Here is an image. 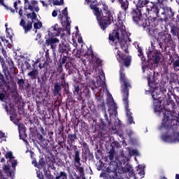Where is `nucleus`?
<instances>
[{
    "label": "nucleus",
    "instance_id": "f3484780",
    "mask_svg": "<svg viewBox=\"0 0 179 179\" xmlns=\"http://www.w3.org/2000/svg\"><path fill=\"white\" fill-rule=\"evenodd\" d=\"M115 161L116 163H119L120 164H125L127 162H128V157L124 155V151L120 150V156L115 157Z\"/></svg>",
    "mask_w": 179,
    "mask_h": 179
},
{
    "label": "nucleus",
    "instance_id": "39448f33",
    "mask_svg": "<svg viewBox=\"0 0 179 179\" xmlns=\"http://www.w3.org/2000/svg\"><path fill=\"white\" fill-rule=\"evenodd\" d=\"M120 82L122 83V94L123 97V101L126 110V115L129 124H135L134 118L132 117V113L128 109V96H129V92L128 91L131 87L129 80L125 78V73H124V66H120Z\"/></svg>",
    "mask_w": 179,
    "mask_h": 179
},
{
    "label": "nucleus",
    "instance_id": "79ce46f5",
    "mask_svg": "<svg viewBox=\"0 0 179 179\" xmlns=\"http://www.w3.org/2000/svg\"><path fill=\"white\" fill-rule=\"evenodd\" d=\"M64 3V0H55L53 1V5H62Z\"/></svg>",
    "mask_w": 179,
    "mask_h": 179
},
{
    "label": "nucleus",
    "instance_id": "c03bdc74",
    "mask_svg": "<svg viewBox=\"0 0 179 179\" xmlns=\"http://www.w3.org/2000/svg\"><path fill=\"white\" fill-rule=\"evenodd\" d=\"M11 162V164L14 169H15L16 165L17 164V161L16 159H14L13 158L10 160Z\"/></svg>",
    "mask_w": 179,
    "mask_h": 179
},
{
    "label": "nucleus",
    "instance_id": "393cba45",
    "mask_svg": "<svg viewBox=\"0 0 179 179\" xmlns=\"http://www.w3.org/2000/svg\"><path fill=\"white\" fill-rule=\"evenodd\" d=\"M115 157H117V156H115V150L114 148H112L109 151V159L111 162H113L115 160Z\"/></svg>",
    "mask_w": 179,
    "mask_h": 179
},
{
    "label": "nucleus",
    "instance_id": "bb28decb",
    "mask_svg": "<svg viewBox=\"0 0 179 179\" xmlns=\"http://www.w3.org/2000/svg\"><path fill=\"white\" fill-rule=\"evenodd\" d=\"M100 177L103 179H115L114 176L110 173H101Z\"/></svg>",
    "mask_w": 179,
    "mask_h": 179
},
{
    "label": "nucleus",
    "instance_id": "5fc2aeb1",
    "mask_svg": "<svg viewBox=\"0 0 179 179\" xmlns=\"http://www.w3.org/2000/svg\"><path fill=\"white\" fill-rule=\"evenodd\" d=\"M36 174H37V177H38L39 178H41L43 177V175L40 174L38 171L36 172Z\"/></svg>",
    "mask_w": 179,
    "mask_h": 179
},
{
    "label": "nucleus",
    "instance_id": "09e8293b",
    "mask_svg": "<svg viewBox=\"0 0 179 179\" xmlns=\"http://www.w3.org/2000/svg\"><path fill=\"white\" fill-rule=\"evenodd\" d=\"M137 47H138V57H142V55H143L142 53V48H139V45H137Z\"/></svg>",
    "mask_w": 179,
    "mask_h": 179
},
{
    "label": "nucleus",
    "instance_id": "6e6d98bb",
    "mask_svg": "<svg viewBox=\"0 0 179 179\" xmlns=\"http://www.w3.org/2000/svg\"><path fill=\"white\" fill-rule=\"evenodd\" d=\"M0 136H1V138H4L5 137V134L4 133H0Z\"/></svg>",
    "mask_w": 179,
    "mask_h": 179
},
{
    "label": "nucleus",
    "instance_id": "8fccbe9b",
    "mask_svg": "<svg viewBox=\"0 0 179 179\" xmlns=\"http://www.w3.org/2000/svg\"><path fill=\"white\" fill-rule=\"evenodd\" d=\"M2 83H3V78L2 74H0V88L2 89Z\"/></svg>",
    "mask_w": 179,
    "mask_h": 179
},
{
    "label": "nucleus",
    "instance_id": "603ef678",
    "mask_svg": "<svg viewBox=\"0 0 179 179\" xmlns=\"http://www.w3.org/2000/svg\"><path fill=\"white\" fill-rule=\"evenodd\" d=\"M78 42L80 43H83V40L82 39V37L78 36Z\"/></svg>",
    "mask_w": 179,
    "mask_h": 179
},
{
    "label": "nucleus",
    "instance_id": "e433bc0d",
    "mask_svg": "<svg viewBox=\"0 0 179 179\" xmlns=\"http://www.w3.org/2000/svg\"><path fill=\"white\" fill-rule=\"evenodd\" d=\"M77 171H78L80 176H83V167L76 165Z\"/></svg>",
    "mask_w": 179,
    "mask_h": 179
},
{
    "label": "nucleus",
    "instance_id": "aec40b11",
    "mask_svg": "<svg viewBox=\"0 0 179 179\" xmlns=\"http://www.w3.org/2000/svg\"><path fill=\"white\" fill-rule=\"evenodd\" d=\"M113 3L115 0H111ZM120 3H121V8L124 10V12H127L128 9V6H129V3H128L127 0H118Z\"/></svg>",
    "mask_w": 179,
    "mask_h": 179
},
{
    "label": "nucleus",
    "instance_id": "412c9836",
    "mask_svg": "<svg viewBox=\"0 0 179 179\" xmlns=\"http://www.w3.org/2000/svg\"><path fill=\"white\" fill-rule=\"evenodd\" d=\"M59 52H66L68 51V45L64 43V42H61L59 44V49H58Z\"/></svg>",
    "mask_w": 179,
    "mask_h": 179
},
{
    "label": "nucleus",
    "instance_id": "4d7b16f0",
    "mask_svg": "<svg viewBox=\"0 0 179 179\" xmlns=\"http://www.w3.org/2000/svg\"><path fill=\"white\" fill-rule=\"evenodd\" d=\"M176 179H179V175L178 174L176 175Z\"/></svg>",
    "mask_w": 179,
    "mask_h": 179
},
{
    "label": "nucleus",
    "instance_id": "6ab92c4d",
    "mask_svg": "<svg viewBox=\"0 0 179 179\" xmlns=\"http://www.w3.org/2000/svg\"><path fill=\"white\" fill-rule=\"evenodd\" d=\"M14 8H15L16 12H17V10H18V13H19L20 17H22V16H23V11L22 10V7L20 5V1H17L14 3Z\"/></svg>",
    "mask_w": 179,
    "mask_h": 179
},
{
    "label": "nucleus",
    "instance_id": "13d9d810",
    "mask_svg": "<svg viewBox=\"0 0 179 179\" xmlns=\"http://www.w3.org/2000/svg\"><path fill=\"white\" fill-rule=\"evenodd\" d=\"M2 52H3V55H4V57H5V54H6V52H5L4 50H3Z\"/></svg>",
    "mask_w": 179,
    "mask_h": 179
},
{
    "label": "nucleus",
    "instance_id": "6e6552de",
    "mask_svg": "<svg viewBox=\"0 0 179 179\" xmlns=\"http://www.w3.org/2000/svg\"><path fill=\"white\" fill-rule=\"evenodd\" d=\"M129 178L131 179H142L145 176V165H138L136 173H134L132 168L127 172Z\"/></svg>",
    "mask_w": 179,
    "mask_h": 179
},
{
    "label": "nucleus",
    "instance_id": "a211bd4d",
    "mask_svg": "<svg viewBox=\"0 0 179 179\" xmlns=\"http://www.w3.org/2000/svg\"><path fill=\"white\" fill-rule=\"evenodd\" d=\"M20 24L23 27L25 33H27V31H30L32 27L31 22H28V23L26 24V22H24V20H23V18L21 19Z\"/></svg>",
    "mask_w": 179,
    "mask_h": 179
},
{
    "label": "nucleus",
    "instance_id": "a19ab883",
    "mask_svg": "<svg viewBox=\"0 0 179 179\" xmlns=\"http://www.w3.org/2000/svg\"><path fill=\"white\" fill-rule=\"evenodd\" d=\"M2 41L3 43H5V45H7V47H8V48H10V47H12V44L9 43V41L5 38H1Z\"/></svg>",
    "mask_w": 179,
    "mask_h": 179
},
{
    "label": "nucleus",
    "instance_id": "72a5a7b5",
    "mask_svg": "<svg viewBox=\"0 0 179 179\" xmlns=\"http://www.w3.org/2000/svg\"><path fill=\"white\" fill-rule=\"evenodd\" d=\"M5 27H6V31L7 34V37H8V38H12V34H10V31H12V30L8 29V24H5Z\"/></svg>",
    "mask_w": 179,
    "mask_h": 179
},
{
    "label": "nucleus",
    "instance_id": "4468645a",
    "mask_svg": "<svg viewBox=\"0 0 179 179\" xmlns=\"http://www.w3.org/2000/svg\"><path fill=\"white\" fill-rule=\"evenodd\" d=\"M45 44L50 46L51 50H52L53 52L57 49V45L59 44V39L57 38H49L45 41Z\"/></svg>",
    "mask_w": 179,
    "mask_h": 179
},
{
    "label": "nucleus",
    "instance_id": "3c124183",
    "mask_svg": "<svg viewBox=\"0 0 179 179\" xmlns=\"http://www.w3.org/2000/svg\"><path fill=\"white\" fill-rule=\"evenodd\" d=\"M5 99V94L3 93H0V100L1 101H3V99Z\"/></svg>",
    "mask_w": 179,
    "mask_h": 179
},
{
    "label": "nucleus",
    "instance_id": "b1692460",
    "mask_svg": "<svg viewBox=\"0 0 179 179\" xmlns=\"http://www.w3.org/2000/svg\"><path fill=\"white\" fill-rule=\"evenodd\" d=\"M3 169H4L5 173L6 174H8L10 176V177H11L13 178V176H15V172H13V171L10 170V168H9V166L6 165Z\"/></svg>",
    "mask_w": 179,
    "mask_h": 179
},
{
    "label": "nucleus",
    "instance_id": "052dcab7",
    "mask_svg": "<svg viewBox=\"0 0 179 179\" xmlns=\"http://www.w3.org/2000/svg\"><path fill=\"white\" fill-rule=\"evenodd\" d=\"M24 1H25V3H28L29 0H24Z\"/></svg>",
    "mask_w": 179,
    "mask_h": 179
},
{
    "label": "nucleus",
    "instance_id": "58836bf2",
    "mask_svg": "<svg viewBox=\"0 0 179 179\" xmlns=\"http://www.w3.org/2000/svg\"><path fill=\"white\" fill-rule=\"evenodd\" d=\"M43 23H41V22H36L34 24V29H41Z\"/></svg>",
    "mask_w": 179,
    "mask_h": 179
},
{
    "label": "nucleus",
    "instance_id": "49530a36",
    "mask_svg": "<svg viewBox=\"0 0 179 179\" xmlns=\"http://www.w3.org/2000/svg\"><path fill=\"white\" fill-rule=\"evenodd\" d=\"M104 117H105V119L106 120V121H108V124L109 125V127H111V122L108 120V115H107V113L105 112V114H104Z\"/></svg>",
    "mask_w": 179,
    "mask_h": 179
},
{
    "label": "nucleus",
    "instance_id": "f704fd0d",
    "mask_svg": "<svg viewBox=\"0 0 179 179\" xmlns=\"http://www.w3.org/2000/svg\"><path fill=\"white\" fill-rule=\"evenodd\" d=\"M0 5H2L6 8V9H9L12 13H15V10H13L12 8H8V6L3 3V0H0Z\"/></svg>",
    "mask_w": 179,
    "mask_h": 179
},
{
    "label": "nucleus",
    "instance_id": "f257e3e1",
    "mask_svg": "<svg viewBox=\"0 0 179 179\" xmlns=\"http://www.w3.org/2000/svg\"><path fill=\"white\" fill-rule=\"evenodd\" d=\"M144 78H146L150 87L149 91H146V94L150 93L154 102V111L158 117H162V122L159 129H167L171 125V111L162 108V93L159 85L156 80H153V72L152 69L146 66H142Z\"/></svg>",
    "mask_w": 179,
    "mask_h": 179
},
{
    "label": "nucleus",
    "instance_id": "9b49d317",
    "mask_svg": "<svg viewBox=\"0 0 179 179\" xmlns=\"http://www.w3.org/2000/svg\"><path fill=\"white\" fill-rule=\"evenodd\" d=\"M162 139L164 142H167L168 143L179 142V133H173L172 134L167 133L162 136Z\"/></svg>",
    "mask_w": 179,
    "mask_h": 179
},
{
    "label": "nucleus",
    "instance_id": "5701e85b",
    "mask_svg": "<svg viewBox=\"0 0 179 179\" xmlns=\"http://www.w3.org/2000/svg\"><path fill=\"white\" fill-rule=\"evenodd\" d=\"M28 9H30V10H32V12H38V10H40V8L37 5V1H34L33 4L29 5L28 6Z\"/></svg>",
    "mask_w": 179,
    "mask_h": 179
},
{
    "label": "nucleus",
    "instance_id": "c9c22d12",
    "mask_svg": "<svg viewBox=\"0 0 179 179\" xmlns=\"http://www.w3.org/2000/svg\"><path fill=\"white\" fill-rule=\"evenodd\" d=\"M40 2L42 3L43 6H48V5L51 3V0H45V1L41 0Z\"/></svg>",
    "mask_w": 179,
    "mask_h": 179
},
{
    "label": "nucleus",
    "instance_id": "dca6fc26",
    "mask_svg": "<svg viewBox=\"0 0 179 179\" xmlns=\"http://www.w3.org/2000/svg\"><path fill=\"white\" fill-rule=\"evenodd\" d=\"M61 31H62V29L59 27L58 24H55V25L52 26L49 29V34L52 36H59L61 34Z\"/></svg>",
    "mask_w": 179,
    "mask_h": 179
},
{
    "label": "nucleus",
    "instance_id": "680f3d73",
    "mask_svg": "<svg viewBox=\"0 0 179 179\" xmlns=\"http://www.w3.org/2000/svg\"><path fill=\"white\" fill-rule=\"evenodd\" d=\"M159 45L160 48H162V43H159Z\"/></svg>",
    "mask_w": 179,
    "mask_h": 179
},
{
    "label": "nucleus",
    "instance_id": "473e14b6",
    "mask_svg": "<svg viewBox=\"0 0 179 179\" xmlns=\"http://www.w3.org/2000/svg\"><path fill=\"white\" fill-rule=\"evenodd\" d=\"M173 69L176 72H178V71H179V59H177L173 62Z\"/></svg>",
    "mask_w": 179,
    "mask_h": 179
},
{
    "label": "nucleus",
    "instance_id": "f8f14e48",
    "mask_svg": "<svg viewBox=\"0 0 179 179\" xmlns=\"http://www.w3.org/2000/svg\"><path fill=\"white\" fill-rule=\"evenodd\" d=\"M96 83L97 85H94L95 88L100 87H106V76H104V73L102 71H99L98 72V76H96Z\"/></svg>",
    "mask_w": 179,
    "mask_h": 179
},
{
    "label": "nucleus",
    "instance_id": "a18cd8bd",
    "mask_svg": "<svg viewBox=\"0 0 179 179\" xmlns=\"http://www.w3.org/2000/svg\"><path fill=\"white\" fill-rule=\"evenodd\" d=\"M171 33L173 34V36H177V33H178V30L177 29V28H173L171 30Z\"/></svg>",
    "mask_w": 179,
    "mask_h": 179
},
{
    "label": "nucleus",
    "instance_id": "4c0bfd02",
    "mask_svg": "<svg viewBox=\"0 0 179 179\" xmlns=\"http://www.w3.org/2000/svg\"><path fill=\"white\" fill-rule=\"evenodd\" d=\"M6 159H10V160H12L13 159V154L12 152H8L6 154Z\"/></svg>",
    "mask_w": 179,
    "mask_h": 179
},
{
    "label": "nucleus",
    "instance_id": "0eeeda50",
    "mask_svg": "<svg viewBox=\"0 0 179 179\" xmlns=\"http://www.w3.org/2000/svg\"><path fill=\"white\" fill-rule=\"evenodd\" d=\"M147 55L150 59H152L156 65H157L159 62L162 61V54L157 52V50H155L153 42H151V47L148 48Z\"/></svg>",
    "mask_w": 179,
    "mask_h": 179
},
{
    "label": "nucleus",
    "instance_id": "c756f323",
    "mask_svg": "<svg viewBox=\"0 0 179 179\" xmlns=\"http://www.w3.org/2000/svg\"><path fill=\"white\" fill-rule=\"evenodd\" d=\"M80 153L79 151H76L75 152V156H74V161L77 164H80V157H79Z\"/></svg>",
    "mask_w": 179,
    "mask_h": 179
},
{
    "label": "nucleus",
    "instance_id": "4be33fe9",
    "mask_svg": "<svg viewBox=\"0 0 179 179\" xmlns=\"http://www.w3.org/2000/svg\"><path fill=\"white\" fill-rule=\"evenodd\" d=\"M28 76L32 80L34 79H37V76H38V70L37 69H34L29 73H28Z\"/></svg>",
    "mask_w": 179,
    "mask_h": 179
},
{
    "label": "nucleus",
    "instance_id": "c85d7f7f",
    "mask_svg": "<svg viewBox=\"0 0 179 179\" xmlns=\"http://www.w3.org/2000/svg\"><path fill=\"white\" fill-rule=\"evenodd\" d=\"M61 92V85L58 83L55 84V87H54V93L55 95L59 94V92Z\"/></svg>",
    "mask_w": 179,
    "mask_h": 179
},
{
    "label": "nucleus",
    "instance_id": "ddd939ff",
    "mask_svg": "<svg viewBox=\"0 0 179 179\" xmlns=\"http://www.w3.org/2000/svg\"><path fill=\"white\" fill-rule=\"evenodd\" d=\"M85 57H87V59L90 61V64H92L93 68H96V66H100L101 64V59L99 57H96L93 52H91L90 55H85Z\"/></svg>",
    "mask_w": 179,
    "mask_h": 179
},
{
    "label": "nucleus",
    "instance_id": "7ed1b4c3",
    "mask_svg": "<svg viewBox=\"0 0 179 179\" xmlns=\"http://www.w3.org/2000/svg\"><path fill=\"white\" fill-rule=\"evenodd\" d=\"M137 8L131 12L132 19L138 26L147 27L149 33L152 37H156V33L150 30L149 24H148V15L149 13H159V8L152 2L149 0H138L136 4Z\"/></svg>",
    "mask_w": 179,
    "mask_h": 179
},
{
    "label": "nucleus",
    "instance_id": "423d86ee",
    "mask_svg": "<svg viewBox=\"0 0 179 179\" xmlns=\"http://www.w3.org/2000/svg\"><path fill=\"white\" fill-rule=\"evenodd\" d=\"M4 101L6 103L5 105V110L7 111V113L9 114L10 121L18 127L20 138H24V136H26V129L24 128V124L19 123V117H17V115L16 114L15 106H12L10 103H8L6 98L4 99Z\"/></svg>",
    "mask_w": 179,
    "mask_h": 179
},
{
    "label": "nucleus",
    "instance_id": "1a4fd4ad",
    "mask_svg": "<svg viewBox=\"0 0 179 179\" xmlns=\"http://www.w3.org/2000/svg\"><path fill=\"white\" fill-rule=\"evenodd\" d=\"M59 17L67 24L66 29V36H71V28L69 27V26H71V18L68 16V8H65L62 13H59Z\"/></svg>",
    "mask_w": 179,
    "mask_h": 179
},
{
    "label": "nucleus",
    "instance_id": "2f4dec72",
    "mask_svg": "<svg viewBox=\"0 0 179 179\" xmlns=\"http://www.w3.org/2000/svg\"><path fill=\"white\" fill-rule=\"evenodd\" d=\"M74 94H76V96H80L82 94V90H80V87H79V86H76L74 87Z\"/></svg>",
    "mask_w": 179,
    "mask_h": 179
},
{
    "label": "nucleus",
    "instance_id": "e2e57ef3",
    "mask_svg": "<svg viewBox=\"0 0 179 179\" xmlns=\"http://www.w3.org/2000/svg\"><path fill=\"white\" fill-rule=\"evenodd\" d=\"M76 29L77 30V31H78L79 29H78V27H76Z\"/></svg>",
    "mask_w": 179,
    "mask_h": 179
},
{
    "label": "nucleus",
    "instance_id": "0e129e2a",
    "mask_svg": "<svg viewBox=\"0 0 179 179\" xmlns=\"http://www.w3.org/2000/svg\"><path fill=\"white\" fill-rule=\"evenodd\" d=\"M134 159H135V160H136V157H135Z\"/></svg>",
    "mask_w": 179,
    "mask_h": 179
},
{
    "label": "nucleus",
    "instance_id": "7c9ffc66",
    "mask_svg": "<svg viewBox=\"0 0 179 179\" xmlns=\"http://www.w3.org/2000/svg\"><path fill=\"white\" fill-rule=\"evenodd\" d=\"M28 19H31V22H34L36 19L37 18V14L36 13L33 12L32 13L27 14Z\"/></svg>",
    "mask_w": 179,
    "mask_h": 179
},
{
    "label": "nucleus",
    "instance_id": "bf43d9fd",
    "mask_svg": "<svg viewBox=\"0 0 179 179\" xmlns=\"http://www.w3.org/2000/svg\"><path fill=\"white\" fill-rule=\"evenodd\" d=\"M141 61H145V57H141Z\"/></svg>",
    "mask_w": 179,
    "mask_h": 179
},
{
    "label": "nucleus",
    "instance_id": "ea45409f",
    "mask_svg": "<svg viewBox=\"0 0 179 179\" xmlns=\"http://www.w3.org/2000/svg\"><path fill=\"white\" fill-rule=\"evenodd\" d=\"M171 78H173V82H177L179 80L178 75H177V73H172Z\"/></svg>",
    "mask_w": 179,
    "mask_h": 179
},
{
    "label": "nucleus",
    "instance_id": "2eb2a0df",
    "mask_svg": "<svg viewBox=\"0 0 179 179\" xmlns=\"http://www.w3.org/2000/svg\"><path fill=\"white\" fill-rule=\"evenodd\" d=\"M159 38L162 40V43L166 44H169V43H171V35L170 34H167L166 32H160Z\"/></svg>",
    "mask_w": 179,
    "mask_h": 179
},
{
    "label": "nucleus",
    "instance_id": "9d476101",
    "mask_svg": "<svg viewBox=\"0 0 179 179\" xmlns=\"http://www.w3.org/2000/svg\"><path fill=\"white\" fill-rule=\"evenodd\" d=\"M107 96L109 98L108 99V103L110 106V109H108L109 111V114H110V117H113V115H114V117H115V118L117 117V104L115 103V102H114V99H113V96H111V94H110V92H108V91H107Z\"/></svg>",
    "mask_w": 179,
    "mask_h": 179
},
{
    "label": "nucleus",
    "instance_id": "cd10ccee",
    "mask_svg": "<svg viewBox=\"0 0 179 179\" xmlns=\"http://www.w3.org/2000/svg\"><path fill=\"white\" fill-rule=\"evenodd\" d=\"M56 179H68V176L66 173L62 171L59 174L57 175Z\"/></svg>",
    "mask_w": 179,
    "mask_h": 179
},
{
    "label": "nucleus",
    "instance_id": "864d4df0",
    "mask_svg": "<svg viewBox=\"0 0 179 179\" xmlns=\"http://www.w3.org/2000/svg\"><path fill=\"white\" fill-rule=\"evenodd\" d=\"M40 38H41V34H38L36 40H40Z\"/></svg>",
    "mask_w": 179,
    "mask_h": 179
},
{
    "label": "nucleus",
    "instance_id": "37998d69",
    "mask_svg": "<svg viewBox=\"0 0 179 179\" xmlns=\"http://www.w3.org/2000/svg\"><path fill=\"white\" fill-rule=\"evenodd\" d=\"M69 139L71 141V142H73L76 139V135L75 134H69L68 136Z\"/></svg>",
    "mask_w": 179,
    "mask_h": 179
},
{
    "label": "nucleus",
    "instance_id": "20e7f679",
    "mask_svg": "<svg viewBox=\"0 0 179 179\" xmlns=\"http://www.w3.org/2000/svg\"><path fill=\"white\" fill-rule=\"evenodd\" d=\"M97 0H85V3L90 5L91 9H93V13L96 16V20L99 23V26L102 30H106L109 24L114 21V10L108 8L106 3L103 4V13L101 10L96 7V2Z\"/></svg>",
    "mask_w": 179,
    "mask_h": 179
},
{
    "label": "nucleus",
    "instance_id": "f03ea898",
    "mask_svg": "<svg viewBox=\"0 0 179 179\" xmlns=\"http://www.w3.org/2000/svg\"><path fill=\"white\" fill-rule=\"evenodd\" d=\"M118 19L117 27L109 34V40L110 41L117 40L115 43L116 58L120 64L123 63L124 66H129L131 65V56L122 55L121 50H123L125 52H128V44L127 43L131 41V38H129V34L125 29V25L122 23V20L120 19V17H118Z\"/></svg>",
    "mask_w": 179,
    "mask_h": 179
},
{
    "label": "nucleus",
    "instance_id": "de8ad7c7",
    "mask_svg": "<svg viewBox=\"0 0 179 179\" xmlns=\"http://www.w3.org/2000/svg\"><path fill=\"white\" fill-rule=\"evenodd\" d=\"M52 16L53 17H57V16H58V10H53L52 13Z\"/></svg>",
    "mask_w": 179,
    "mask_h": 179
},
{
    "label": "nucleus",
    "instance_id": "a878e982",
    "mask_svg": "<svg viewBox=\"0 0 179 179\" xmlns=\"http://www.w3.org/2000/svg\"><path fill=\"white\" fill-rule=\"evenodd\" d=\"M127 149L129 156H139V151L138 150L131 149L129 148Z\"/></svg>",
    "mask_w": 179,
    "mask_h": 179
},
{
    "label": "nucleus",
    "instance_id": "69168bd1",
    "mask_svg": "<svg viewBox=\"0 0 179 179\" xmlns=\"http://www.w3.org/2000/svg\"><path fill=\"white\" fill-rule=\"evenodd\" d=\"M0 155H1V152H0Z\"/></svg>",
    "mask_w": 179,
    "mask_h": 179
}]
</instances>
